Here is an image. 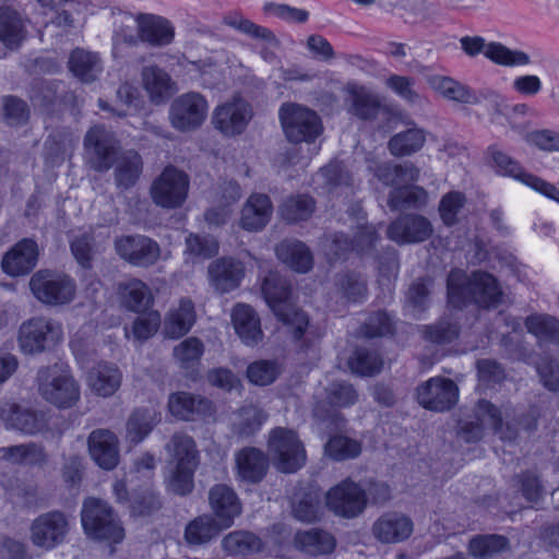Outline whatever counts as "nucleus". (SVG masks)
<instances>
[{
    "label": "nucleus",
    "mask_w": 559,
    "mask_h": 559,
    "mask_svg": "<svg viewBox=\"0 0 559 559\" xmlns=\"http://www.w3.org/2000/svg\"><path fill=\"white\" fill-rule=\"evenodd\" d=\"M84 148L94 170L104 173L116 165L114 175L117 188L127 190L139 180L143 170L141 155L132 150L119 154V141L104 126H94L86 132Z\"/></svg>",
    "instance_id": "f257e3e1"
},
{
    "label": "nucleus",
    "mask_w": 559,
    "mask_h": 559,
    "mask_svg": "<svg viewBox=\"0 0 559 559\" xmlns=\"http://www.w3.org/2000/svg\"><path fill=\"white\" fill-rule=\"evenodd\" d=\"M262 293L278 321L286 326L296 345L306 350L321 338L319 330L309 324L308 316L290 302V282L278 273L271 272L264 278Z\"/></svg>",
    "instance_id": "f03ea898"
},
{
    "label": "nucleus",
    "mask_w": 559,
    "mask_h": 559,
    "mask_svg": "<svg viewBox=\"0 0 559 559\" xmlns=\"http://www.w3.org/2000/svg\"><path fill=\"white\" fill-rule=\"evenodd\" d=\"M448 301L454 308L474 302L479 307H496L502 297L501 288L495 276L476 271L468 276L463 270L453 269L447 280Z\"/></svg>",
    "instance_id": "7ed1b4c3"
},
{
    "label": "nucleus",
    "mask_w": 559,
    "mask_h": 559,
    "mask_svg": "<svg viewBox=\"0 0 559 559\" xmlns=\"http://www.w3.org/2000/svg\"><path fill=\"white\" fill-rule=\"evenodd\" d=\"M36 383L39 395L57 408L68 409L80 401V385L67 366L55 364L39 368Z\"/></svg>",
    "instance_id": "20e7f679"
},
{
    "label": "nucleus",
    "mask_w": 559,
    "mask_h": 559,
    "mask_svg": "<svg viewBox=\"0 0 559 559\" xmlns=\"http://www.w3.org/2000/svg\"><path fill=\"white\" fill-rule=\"evenodd\" d=\"M81 522L85 534L94 539L120 543L124 530L112 510L104 500L87 498L83 502Z\"/></svg>",
    "instance_id": "39448f33"
},
{
    "label": "nucleus",
    "mask_w": 559,
    "mask_h": 559,
    "mask_svg": "<svg viewBox=\"0 0 559 559\" xmlns=\"http://www.w3.org/2000/svg\"><path fill=\"white\" fill-rule=\"evenodd\" d=\"M63 340L62 324L48 317H34L19 329L17 345L25 355H38L55 349Z\"/></svg>",
    "instance_id": "423d86ee"
},
{
    "label": "nucleus",
    "mask_w": 559,
    "mask_h": 559,
    "mask_svg": "<svg viewBox=\"0 0 559 559\" xmlns=\"http://www.w3.org/2000/svg\"><path fill=\"white\" fill-rule=\"evenodd\" d=\"M278 118L286 139L294 144L311 143L323 130L319 115L296 103L282 104Z\"/></svg>",
    "instance_id": "0eeeda50"
},
{
    "label": "nucleus",
    "mask_w": 559,
    "mask_h": 559,
    "mask_svg": "<svg viewBox=\"0 0 559 559\" xmlns=\"http://www.w3.org/2000/svg\"><path fill=\"white\" fill-rule=\"evenodd\" d=\"M188 190V175L175 166H167L153 181L150 192L156 205L165 209H176L186 201Z\"/></svg>",
    "instance_id": "6e6552de"
},
{
    "label": "nucleus",
    "mask_w": 559,
    "mask_h": 559,
    "mask_svg": "<svg viewBox=\"0 0 559 559\" xmlns=\"http://www.w3.org/2000/svg\"><path fill=\"white\" fill-rule=\"evenodd\" d=\"M29 287L40 302L50 306L69 304L75 295V284L69 276L49 271L36 272L31 277Z\"/></svg>",
    "instance_id": "1a4fd4ad"
},
{
    "label": "nucleus",
    "mask_w": 559,
    "mask_h": 559,
    "mask_svg": "<svg viewBox=\"0 0 559 559\" xmlns=\"http://www.w3.org/2000/svg\"><path fill=\"white\" fill-rule=\"evenodd\" d=\"M32 543L45 550L61 545L70 531L69 516L59 510H52L35 518L31 524Z\"/></svg>",
    "instance_id": "9d476101"
},
{
    "label": "nucleus",
    "mask_w": 559,
    "mask_h": 559,
    "mask_svg": "<svg viewBox=\"0 0 559 559\" xmlns=\"http://www.w3.org/2000/svg\"><path fill=\"white\" fill-rule=\"evenodd\" d=\"M270 451L276 457V467L283 473H294L306 462V451L295 431L275 428L269 441Z\"/></svg>",
    "instance_id": "9b49d317"
},
{
    "label": "nucleus",
    "mask_w": 559,
    "mask_h": 559,
    "mask_svg": "<svg viewBox=\"0 0 559 559\" xmlns=\"http://www.w3.org/2000/svg\"><path fill=\"white\" fill-rule=\"evenodd\" d=\"M325 502L334 514L354 519L361 514L367 506L366 490L347 478L330 488L325 496Z\"/></svg>",
    "instance_id": "f8f14e48"
},
{
    "label": "nucleus",
    "mask_w": 559,
    "mask_h": 559,
    "mask_svg": "<svg viewBox=\"0 0 559 559\" xmlns=\"http://www.w3.org/2000/svg\"><path fill=\"white\" fill-rule=\"evenodd\" d=\"M489 426L495 433H500L502 440H513L516 431L507 428V433H502L503 421L501 412L492 403L480 400L475 408V420L465 421L461 425L460 436L466 442H477L483 438L484 428Z\"/></svg>",
    "instance_id": "ddd939ff"
},
{
    "label": "nucleus",
    "mask_w": 559,
    "mask_h": 559,
    "mask_svg": "<svg viewBox=\"0 0 559 559\" xmlns=\"http://www.w3.org/2000/svg\"><path fill=\"white\" fill-rule=\"evenodd\" d=\"M461 47L469 57L484 53L496 64L503 67L525 66L531 62L530 56L522 50H512L498 41L486 43L480 36H464L460 39Z\"/></svg>",
    "instance_id": "4468645a"
},
{
    "label": "nucleus",
    "mask_w": 559,
    "mask_h": 559,
    "mask_svg": "<svg viewBox=\"0 0 559 559\" xmlns=\"http://www.w3.org/2000/svg\"><path fill=\"white\" fill-rule=\"evenodd\" d=\"M117 254L133 266L148 267L160 257V247L144 235H123L115 240Z\"/></svg>",
    "instance_id": "2eb2a0df"
},
{
    "label": "nucleus",
    "mask_w": 559,
    "mask_h": 559,
    "mask_svg": "<svg viewBox=\"0 0 559 559\" xmlns=\"http://www.w3.org/2000/svg\"><path fill=\"white\" fill-rule=\"evenodd\" d=\"M207 114V102L199 93L182 94L174 100L169 111L171 126L179 131L200 127Z\"/></svg>",
    "instance_id": "dca6fc26"
},
{
    "label": "nucleus",
    "mask_w": 559,
    "mask_h": 559,
    "mask_svg": "<svg viewBox=\"0 0 559 559\" xmlns=\"http://www.w3.org/2000/svg\"><path fill=\"white\" fill-rule=\"evenodd\" d=\"M0 421L9 430L34 436L48 427L46 414L29 407H22L16 403H0Z\"/></svg>",
    "instance_id": "f3484780"
},
{
    "label": "nucleus",
    "mask_w": 559,
    "mask_h": 559,
    "mask_svg": "<svg viewBox=\"0 0 559 559\" xmlns=\"http://www.w3.org/2000/svg\"><path fill=\"white\" fill-rule=\"evenodd\" d=\"M459 388L449 378H430L417 388V401L426 409L444 412L457 401Z\"/></svg>",
    "instance_id": "a211bd4d"
},
{
    "label": "nucleus",
    "mask_w": 559,
    "mask_h": 559,
    "mask_svg": "<svg viewBox=\"0 0 559 559\" xmlns=\"http://www.w3.org/2000/svg\"><path fill=\"white\" fill-rule=\"evenodd\" d=\"M433 234L430 221L420 214H403L386 228V236L397 245L424 242Z\"/></svg>",
    "instance_id": "6ab92c4d"
},
{
    "label": "nucleus",
    "mask_w": 559,
    "mask_h": 559,
    "mask_svg": "<svg viewBox=\"0 0 559 559\" xmlns=\"http://www.w3.org/2000/svg\"><path fill=\"white\" fill-rule=\"evenodd\" d=\"M251 118L250 104L240 97H235L215 108L212 122L223 134L237 135L245 131Z\"/></svg>",
    "instance_id": "aec40b11"
},
{
    "label": "nucleus",
    "mask_w": 559,
    "mask_h": 559,
    "mask_svg": "<svg viewBox=\"0 0 559 559\" xmlns=\"http://www.w3.org/2000/svg\"><path fill=\"white\" fill-rule=\"evenodd\" d=\"M209 506L212 516L223 527L229 528L234 525L236 518L242 512V503L235 489L226 484H216L209 490Z\"/></svg>",
    "instance_id": "412c9836"
},
{
    "label": "nucleus",
    "mask_w": 559,
    "mask_h": 559,
    "mask_svg": "<svg viewBox=\"0 0 559 559\" xmlns=\"http://www.w3.org/2000/svg\"><path fill=\"white\" fill-rule=\"evenodd\" d=\"M38 255L37 242L32 238H23L5 252L1 261V267L10 276H23L35 269Z\"/></svg>",
    "instance_id": "4be33fe9"
},
{
    "label": "nucleus",
    "mask_w": 559,
    "mask_h": 559,
    "mask_svg": "<svg viewBox=\"0 0 559 559\" xmlns=\"http://www.w3.org/2000/svg\"><path fill=\"white\" fill-rule=\"evenodd\" d=\"M168 409L174 417L187 421L207 418L215 413V407L211 400L189 392L170 394Z\"/></svg>",
    "instance_id": "5701e85b"
},
{
    "label": "nucleus",
    "mask_w": 559,
    "mask_h": 559,
    "mask_svg": "<svg viewBox=\"0 0 559 559\" xmlns=\"http://www.w3.org/2000/svg\"><path fill=\"white\" fill-rule=\"evenodd\" d=\"M140 41L151 47H165L175 38V26L162 15L139 13L135 15Z\"/></svg>",
    "instance_id": "b1692460"
},
{
    "label": "nucleus",
    "mask_w": 559,
    "mask_h": 559,
    "mask_svg": "<svg viewBox=\"0 0 559 559\" xmlns=\"http://www.w3.org/2000/svg\"><path fill=\"white\" fill-rule=\"evenodd\" d=\"M236 479L250 485L259 484L269 469L266 454L253 447H246L235 455Z\"/></svg>",
    "instance_id": "393cba45"
},
{
    "label": "nucleus",
    "mask_w": 559,
    "mask_h": 559,
    "mask_svg": "<svg viewBox=\"0 0 559 559\" xmlns=\"http://www.w3.org/2000/svg\"><path fill=\"white\" fill-rule=\"evenodd\" d=\"M87 443L90 454L99 467L111 471L118 465V440L114 432L96 429L91 432Z\"/></svg>",
    "instance_id": "a878e982"
},
{
    "label": "nucleus",
    "mask_w": 559,
    "mask_h": 559,
    "mask_svg": "<svg viewBox=\"0 0 559 559\" xmlns=\"http://www.w3.org/2000/svg\"><path fill=\"white\" fill-rule=\"evenodd\" d=\"M231 322L237 335L246 345L255 346L262 341L260 318L251 306L237 304L231 312Z\"/></svg>",
    "instance_id": "bb28decb"
},
{
    "label": "nucleus",
    "mask_w": 559,
    "mask_h": 559,
    "mask_svg": "<svg viewBox=\"0 0 559 559\" xmlns=\"http://www.w3.org/2000/svg\"><path fill=\"white\" fill-rule=\"evenodd\" d=\"M412 532V520L399 513H385L372 526L373 536L381 543L402 542L408 538Z\"/></svg>",
    "instance_id": "cd10ccee"
},
{
    "label": "nucleus",
    "mask_w": 559,
    "mask_h": 559,
    "mask_svg": "<svg viewBox=\"0 0 559 559\" xmlns=\"http://www.w3.org/2000/svg\"><path fill=\"white\" fill-rule=\"evenodd\" d=\"M209 276L215 290L225 294L239 286L243 276V269L240 262L222 258L210 264Z\"/></svg>",
    "instance_id": "c85d7f7f"
},
{
    "label": "nucleus",
    "mask_w": 559,
    "mask_h": 559,
    "mask_svg": "<svg viewBox=\"0 0 559 559\" xmlns=\"http://www.w3.org/2000/svg\"><path fill=\"white\" fill-rule=\"evenodd\" d=\"M349 115L360 120H374L379 116L382 105L379 97L368 88L359 85H350L347 88Z\"/></svg>",
    "instance_id": "c756f323"
},
{
    "label": "nucleus",
    "mask_w": 559,
    "mask_h": 559,
    "mask_svg": "<svg viewBox=\"0 0 559 559\" xmlns=\"http://www.w3.org/2000/svg\"><path fill=\"white\" fill-rule=\"evenodd\" d=\"M273 212L272 202L266 194H252L241 211L240 225L249 231H258L265 227Z\"/></svg>",
    "instance_id": "7c9ffc66"
},
{
    "label": "nucleus",
    "mask_w": 559,
    "mask_h": 559,
    "mask_svg": "<svg viewBox=\"0 0 559 559\" xmlns=\"http://www.w3.org/2000/svg\"><path fill=\"white\" fill-rule=\"evenodd\" d=\"M294 544L297 549L312 557L329 555L336 547L334 536L321 528L297 532L294 537Z\"/></svg>",
    "instance_id": "2f4dec72"
},
{
    "label": "nucleus",
    "mask_w": 559,
    "mask_h": 559,
    "mask_svg": "<svg viewBox=\"0 0 559 559\" xmlns=\"http://www.w3.org/2000/svg\"><path fill=\"white\" fill-rule=\"evenodd\" d=\"M194 304L190 298H181L179 307L168 312L164 322V333L169 338H180L195 323Z\"/></svg>",
    "instance_id": "473e14b6"
},
{
    "label": "nucleus",
    "mask_w": 559,
    "mask_h": 559,
    "mask_svg": "<svg viewBox=\"0 0 559 559\" xmlns=\"http://www.w3.org/2000/svg\"><path fill=\"white\" fill-rule=\"evenodd\" d=\"M68 67L72 74L83 83L94 82L103 71L99 55L82 48L71 51Z\"/></svg>",
    "instance_id": "72a5a7b5"
},
{
    "label": "nucleus",
    "mask_w": 559,
    "mask_h": 559,
    "mask_svg": "<svg viewBox=\"0 0 559 559\" xmlns=\"http://www.w3.org/2000/svg\"><path fill=\"white\" fill-rule=\"evenodd\" d=\"M275 252L283 263L296 272L306 273L312 267V253L301 241L283 240L276 246Z\"/></svg>",
    "instance_id": "f704fd0d"
},
{
    "label": "nucleus",
    "mask_w": 559,
    "mask_h": 559,
    "mask_svg": "<svg viewBox=\"0 0 559 559\" xmlns=\"http://www.w3.org/2000/svg\"><path fill=\"white\" fill-rule=\"evenodd\" d=\"M121 304L134 312L145 311L152 304V294L148 286L139 278H129L118 285Z\"/></svg>",
    "instance_id": "c9c22d12"
},
{
    "label": "nucleus",
    "mask_w": 559,
    "mask_h": 559,
    "mask_svg": "<svg viewBox=\"0 0 559 559\" xmlns=\"http://www.w3.org/2000/svg\"><path fill=\"white\" fill-rule=\"evenodd\" d=\"M487 155L489 157L490 166L496 170L498 175L511 177L528 187L532 186L533 180L528 179V177L536 176L525 171L516 159L501 151L498 145L492 144L488 146Z\"/></svg>",
    "instance_id": "e433bc0d"
},
{
    "label": "nucleus",
    "mask_w": 559,
    "mask_h": 559,
    "mask_svg": "<svg viewBox=\"0 0 559 559\" xmlns=\"http://www.w3.org/2000/svg\"><path fill=\"white\" fill-rule=\"evenodd\" d=\"M25 36V23L21 14L10 7H0V40L5 47L17 48Z\"/></svg>",
    "instance_id": "4c0bfd02"
},
{
    "label": "nucleus",
    "mask_w": 559,
    "mask_h": 559,
    "mask_svg": "<svg viewBox=\"0 0 559 559\" xmlns=\"http://www.w3.org/2000/svg\"><path fill=\"white\" fill-rule=\"evenodd\" d=\"M223 530L226 528L211 514H202L187 524L185 539L192 546L204 545L217 537Z\"/></svg>",
    "instance_id": "58836bf2"
},
{
    "label": "nucleus",
    "mask_w": 559,
    "mask_h": 559,
    "mask_svg": "<svg viewBox=\"0 0 559 559\" xmlns=\"http://www.w3.org/2000/svg\"><path fill=\"white\" fill-rule=\"evenodd\" d=\"M142 81L154 104L165 103L171 96V78L165 70L156 66L145 67Z\"/></svg>",
    "instance_id": "ea45409f"
},
{
    "label": "nucleus",
    "mask_w": 559,
    "mask_h": 559,
    "mask_svg": "<svg viewBox=\"0 0 559 559\" xmlns=\"http://www.w3.org/2000/svg\"><path fill=\"white\" fill-rule=\"evenodd\" d=\"M121 383L119 369L109 364H98L88 373V384L97 395H112Z\"/></svg>",
    "instance_id": "a19ab883"
},
{
    "label": "nucleus",
    "mask_w": 559,
    "mask_h": 559,
    "mask_svg": "<svg viewBox=\"0 0 559 559\" xmlns=\"http://www.w3.org/2000/svg\"><path fill=\"white\" fill-rule=\"evenodd\" d=\"M165 449L174 460L176 464L175 466L199 465V451L197 449V443L191 436L185 432L174 433Z\"/></svg>",
    "instance_id": "79ce46f5"
},
{
    "label": "nucleus",
    "mask_w": 559,
    "mask_h": 559,
    "mask_svg": "<svg viewBox=\"0 0 559 559\" xmlns=\"http://www.w3.org/2000/svg\"><path fill=\"white\" fill-rule=\"evenodd\" d=\"M160 420L158 414L151 408H138L127 421V439L138 444L143 441Z\"/></svg>",
    "instance_id": "37998d69"
},
{
    "label": "nucleus",
    "mask_w": 559,
    "mask_h": 559,
    "mask_svg": "<svg viewBox=\"0 0 559 559\" xmlns=\"http://www.w3.org/2000/svg\"><path fill=\"white\" fill-rule=\"evenodd\" d=\"M224 23L252 39L260 40L271 47L280 46V40L272 29L258 25L240 14L225 16Z\"/></svg>",
    "instance_id": "c03bdc74"
},
{
    "label": "nucleus",
    "mask_w": 559,
    "mask_h": 559,
    "mask_svg": "<svg viewBox=\"0 0 559 559\" xmlns=\"http://www.w3.org/2000/svg\"><path fill=\"white\" fill-rule=\"evenodd\" d=\"M426 142V133L419 128H409L394 134L389 141V150L393 156H408L418 152Z\"/></svg>",
    "instance_id": "a18cd8bd"
},
{
    "label": "nucleus",
    "mask_w": 559,
    "mask_h": 559,
    "mask_svg": "<svg viewBox=\"0 0 559 559\" xmlns=\"http://www.w3.org/2000/svg\"><path fill=\"white\" fill-rule=\"evenodd\" d=\"M316 210V201L308 194L290 195L280 207L281 216L288 223H298L311 217Z\"/></svg>",
    "instance_id": "49530a36"
},
{
    "label": "nucleus",
    "mask_w": 559,
    "mask_h": 559,
    "mask_svg": "<svg viewBox=\"0 0 559 559\" xmlns=\"http://www.w3.org/2000/svg\"><path fill=\"white\" fill-rule=\"evenodd\" d=\"M222 548L229 556H248L261 548V539L251 532L234 531L222 539Z\"/></svg>",
    "instance_id": "de8ad7c7"
},
{
    "label": "nucleus",
    "mask_w": 559,
    "mask_h": 559,
    "mask_svg": "<svg viewBox=\"0 0 559 559\" xmlns=\"http://www.w3.org/2000/svg\"><path fill=\"white\" fill-rule=\"evenodd\" d=\"M526 330L539 342L559 344V320L547 314H531L525 319Z\"/></svg>",
    "instance_id": "09e8293b"
},
{
    "label": "nucleus",
    "mask_w": 559,
    "mask_h": 559,
    "mask_svg": "<svg viewBox=\"0 0 559 559\" xmlns=\"http://www.w3.org/2000/svg\"><path fill=\"white\" fill-rule=\"evenodd\" d=\"M427 198L426 190L418 186L393 189L389 193L388 205L392 211L420 209L427 204Z\"/></svg>",
    "instance_id": "8fccbe9b"
},
{
    "label": "nucleus",
    "mask_w": 559,
    "mask_h": 559,
    "mask_svg": "<svg viewBox=\"0 0 559 559\" xmlns=\"http://www.w3.org/2000/svg\"><path fill=\"white\" fill-rule=\"evenodd\" d=\"M349 367L360 376H373L381 371L383 360L376 349L358 347L349 358Z\"/></svg>",
    "instance_id": "3c124183"
},
{
    "label": "nucleus",
    "mask_w": 559,
    "mask_h": 559,
    "mask_svg": "<svg viewBox=\"0 0 559 559\" xmlns=\"http://www.w3.org/2000/svg\"><path fill=\"white\" fill-rule=\"evenodd\" d=\"M509 548V540L502 535H479L471 539L469 552L476 558H490Z\"/></svg>",
    "instance_id": "603ef678"
},
{
    "label": "nucleus",
    "mask_w": 559,
    "mask_h": 559,
    "mask_svg": "<svg viewBox=\"0 0 559 559\" xmlns=\"http://www.w3.org/2000/svg\"><path fill=\"white\" fill-rule=\"evenodd\" d=\"M135 15L123 13L115 22L112 35L114 55L117 56L120 45L136 46L140 43L139 32L135 31Z\"/></svg>",
    "instance_id": "864d4df0"
},
{
    "label": "nucleus",
    "mask_w": 559,
    "mask_h": 559,
    "mask_svg": "<svg viewBox=\"0 0 559 559\" xmlns=\"http://www.w3.org/2000/svg\"><path fill=\"white\" fill-rule=\"evenodd\" d=\"M162 508L159 495L153 486L134 490L131 495L130 512L132 515H151Z\"/></svg>",
    "instance_id": "5fc2aeb1"
},
{
    "label": "nucleus",
    "mask_w": 559,
    "mask_h": 559,
    "mask_svg": "<svg viewBox=\"0 0 559 559\" xmlns=\"http://www.w3.org/2000/svg\"><path fill=\"white\" fill-rule=\"evenodd\" d=\"M421 333L425 341L437 345H445L459 337L460 326L449 320H440L433 324L424 325Z\"/></svg>",
    "instance_id": "6e6d98bb"
},
{
    "label": "nucleus",
    "mask_w": 559,
    "mask_h": 559,
    "mask_svg": "<svg viewBox=\"0 0 559 559\" xmlns=\"http://www.w3.org/2000/svg\"><path fill=\"white\" fill-rule=\"evenodd\" d=\"M266 420V415L257 406L242 407L238 420L234 424V432L239 437H250L255 433Z\"/></svg>",
    "instance_id": "4d7b16f0"
},
{
    "label": "nucleus",
    "mask_w": 559,
    "mask_h": 559,
    "mask_svg": "<svg viewBox=\"0 0 559 559\" xmlns=\"http://www.w3.org/2000/svg\"><path fill=\"white\" fill-rule=\"evenodd\" d=\"M281 373V367L275 360H257L251 362L246 371L249 382L259 386L272 384Z\"/></svg>",
    "instance_id": "13d9d810"
},
{
    "label": "nucleus",
    "mask_w": 559,
    "mask_h": 559,
    "mask_svg": "<svg viewBox=\"0 0 559 559\" xmlns=\"http://www.w3.org/2000/svg\"><path fill=\"white\" fill-rule=\"evenodd\" d=\"M361 452L360 443L352 438L336 435L325 444V453L335 461H345L358 456Z\"/></svg>",
    "instance_id": "bf43d9fd"
},
{
    "label": "nucleus",
    "mask_w": 559,
    "mask_h": 559,
    "mask_svg": "<svg viewBox=\"0 0 559 559\" xmlns=\"http://www.w3.org/2000/svg\"><path fill=\"white\" fill-rule=\"evenodd\" d=\"M204 353V345L198 337H188L174 348V356L181 368L193 369L199 365Z\"/></svg>",
    "instance_id": "052dcab7"
},
{
    "label": "nucleus",
    "mask_w": 559,
    "mask_h": 559,
    "mask_svg": "<svg viewBox=\"0 0 559 559\" xmlns=\"http://www.w3.org/2000/svg\"><path fill=\"white\" fill-rule=\"evenodd\" d=\"M218 252V243L211 236H200L190 234L186 238L185 253L192 259L206 260L216 255Z\"/></svg>",
    "instance_id": "680f3d73"
},
{
    "label": "nucleus",
    "mask_w": 559,
    "mask_h": 559,
    "mask_svg": "<svg viewBox=\"0 0 559 559\" xmlns=\"http://www.w3.org/2000/svg\"><path fill=\"white\" fill-rule=\"evenodd\" d=\"M357 392L353 384L346 381H333L325 389L326 402L334 407H348L356 403Z\"/></svg>",
    "instance_id": "e2e57ef3"
},
{
    "label": "nucleus",
    "mask_w": 559,
    "mask_h": 559,
    "mask_svg": "<svg viewBox=\"0 0 559 559\" xmlns=\"http://www.w3.org/2000/svg\"><path fill=\"white\" fill-rule=\"evenodd\" d=\"M465 203L466 198L460 191H450L441 198L438 211L445 226L451 227L457 223V215Z\"/></svg>",
    "instance_id": "0e129e2a"
},
{
    "label": "nucleus",
    "mask_w": 559,
    "mask_h": 559,
    "mask_svg": "<svg viewBox=\"0 0 559 559\" xmlns=\"http://www.w3.org/2000/svg\"><path fill=\"white\" fill-rule=\"evenodd\" d=\"M394 323L385 311H376L369 314L361 326V333L367 337L385 336L393 334Z\"/></svg>",
    "instance_id": "69168bd1"
},
{
    "label": "nucleus",
    "mask_w": 559,
    "mask_h": 559,
    "mask_svg": "<svg viewBox=\"0 0 559 559\" xmlns=\"http://www.w3.org/2000/svg\"><path fill=\"white\" fill-rule=\"evenodd\" d=\"M198 466H175L168 481V489L178 496H187L194 487L193 476Z\"/></svg>",
    "instance_id": "338daca9"
},
{
    "label": "nucleus",
    "mask_w": 559,
    "mask_h": 559,
    "mask_svg": "<svg viewBox=\"0 0 559 559\" xmlns=\"http://www.w3.org/2000/svg\"><path fill=\"white\" fill-rule=\"evenodd\" d=\"M338 285L349 301L358 302L366 297L367 282L358 273L349 272L342 275Z\"/></svg>",
    "instance_id": "774afa93"
}]
</instances>
